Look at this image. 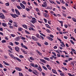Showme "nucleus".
I'll list each match as a JSON object with an SVG mask.
<instances>
[{
	"label": "nucleus",
	"mask_w": 76,
	"mask_h": 76,
	"mask_svg": "<svg viewBox=\"0 0 76 76\" xmlns=\"http://www.w3.org/2000/svg\"><path fill=\"white\" fill-rule=\"evenodd\" d=\"M15 58L16 60H18V61H21V60L20 59L17 57Z\"/></svg>",
	"instance_id": "22"
},
{
	"label": "nucleus",
	"mask_w": 76,
	"mask_h": 76,
	"mask_svg": "<svg viewBox=\"0 0 76 76\" xmlns=\"http://www.w3.org/2000/svg\"><path fill=\"white\" fill-rule=\"evenodd\" d=\"M62 9H64V10H66V7H62Z\"/></svg>",
	"instance_id": "57"
},
{
	"label": "nucleus",
	"mask_w": 76,
	"mask_h": 76,
	"mask_svg": "<svg viewBox=\"0 0 76 76\" xmlns=\"http://www.w3.org/2000/svg\"><path fill=\"white\" fill-rule=\"evenodd\" d=\"M50 37H51L52 38L54 37V36L50 34Z\"/></svg>",
	"instance_id": "58"
},
{
	"label": "nucleus",
	"mask_w": 76,
	"mask_h": 76,
	"mask_svg": "<svg viewBox=\"0 0 76 76\" xmlns=\"http://www.w3.org/2000/svg\"><path fill=\"white\" fill-rule=\"evenodd\" d=\"M60 75L61 76H64V74L63 73H60Z\"/></svg>",
	"instance_id": "29"
},
{
	"label": "nucleus",
	"mask_w": 76,
	"mask_h": 76,
	"mask_svg": "<svg viewBox=\"0 0 76 76\" xmlns=\"http://www.w3.org/2000/svg\"><path fill=\"white\" fill-rule=\"evenodd\" d=\"M68 75H69V76H75V75H72V74L70 73H68Z\"/></svg>",
	"instance_id": "33"
},
{
	"label": "nucleus",
	"mask_w": 76,
	"mask_h": 76,
	"mask_svg": "<svg viewBox=\"0 0 76 76\" xmlns=\"http://www.w3.org/2000/svg\"><path fill=\"white\" fill-rule=\"evenodd\" d=\"M15 43L16 44V45H17L19 44V42H15Z\"/></svg>",
	"instance_id": "34"
},
{
	"label": "nucleus",
	"mask_w": 76,
	"mask_h": 76,
	"mask_svg": "<svg viewBox=\"0 0 76 76\" xmlns=\"http://www.w3.org/2000/svg\"><path fill=\"white\" fill-rule=\"evenodd\" d=\"M2 25L3 26H4V27H6V26H7V25L6 24V23H2Z\"/></svg>",
	"instance_id": "13"
},
{
	"label": "nucleus",
	"mask_w": 76,
	"mask_h": 76,
	"mask_svg": "<svg viewBox=\"0 0 76 76\" xmlns=\"http://www.w3.org/2000/svg\"><path fill=\"white\" fill-rule=\"evenodd\" d=\"M19 75L20 76H23V74H22V73L19 72Z\"/></svg>",
	"instance_id": "31"
},
{
	"label": "nucleus",
	"mask_w": 76,
	"mask_h": 76,
	"mask_svg": "<svg viewBox=\"0 0 76 76\" xmlns=\"http://www.w3.org/2000/svg\"><path fill=\"white\" fill-rule=\"evenodd\" d=\"M52 71L53 73H55V74H57V72L56 70L54 69H52Z\"/></svg>",
	"instance_id": "11"
},
{
	"label": "nucleus",
	"mask_w": 76,
	"mask_h": 76,
	"mask_svg": "<svg viewBox=\"0 0 76 76\" xmlns=\"http://www.w3.org/2000/svg\"><path fill=\"white\" fill-rule=\"evenodd\" d=\"M26 10H27V11H29V10H30L28 8H26Z\"/></svg>",
	"instance_id": "55"
},
{
	"label": "nucleus",
	"mask_w": 76,
	"mask_h": 76,
	"mask_svg": "<svg viewBox=\"0 0 76 76\" xmlns=\"http://www.w3.org/2000/svg\"><path fill=\"white\" fill-rule=\"evenodd\" d=\"M28 29L30 31H33L34 30V28L32 27H30V28H29Z\"/></svg>",
	"instance_id": "19"
},
{
	"label": "nucleus",
	"mask_w": 76,
	"mask_h": 76,
	"mask_svg": "<svg viewBox=\"0 0 76 76\" xmlns=\"http://www.w3.org/2000/svg\"><path fill=\"white\" fill-rule=\"evenodd\" d=\"M19 39H20V37H17L15 39V41H19Z\"/></svg>",
	"instance_id": "9"
},
{
	"label": "nucleus",
	"mask_w": 76,
	"mask_h": 76,
	"mask_svg": "<svg viewBox=\"0 0 76 76\" xmlns=\"http://www.w3.org/2000/svg\"><path fill=\"white\" fill-rule=\"evenodd\" d=\"M68 60H69V61H70V60H73V59H72V58H69Z\"/></svg>",
	"instance_id": "48"
},
{
	"label": "nucleus",
	"mask_w": 76,
	"mask_h": 76,
	"mask_svg": "<svg viewBox=\"0 0 76 76\" xmlns=\"http://www.w3.org/2000/svg\"><path fill=\"white\" fill-rule=\"evenodd\" d=\"M42 67L43 69H44V70H47V67H45V66H42Z\"/></svg>",
	"instance_id": "15"
},
{
	"label": "nucleus",
	"mask_w": 76,
	"mask_h": 76,
	"mask_svg": "<svg viewBox=\"0 0 76 76\" xmlns=\"http://www.w3.org/2000/svg\"><path fill=\"white\" fill-rule=\"evenodd\" d=\"M40 37H41V38L42 39H44V37H42V35H40Z\"/></svg>",
	"instance_id": "53"
},
{
	"label": "nucleus",
	"mask_w": 76,
	"mask_h": 76,
	"mask_svg": "<svg viewBox=\"0 0 76 76\" xmlns=\"http://www.w3.org/2000/svg\"><path fill=\"white\" fill-rule=\"evenodd\" d=\"M72 19L74 22H76V19L75 18H72Z\"/></svg>",
	"instance_id": "26"
},
{
	"label": "nucleus",
	"mask_w": 76,
	"mask_h": 76,
	"mask_svg": "<svg viewBox=\"0 0 76 76\" xmlns=\"http://www.w3.org/2000/svg\"><path fill=\"white\" fill-rule=\"evenodd\" d=\"M37 44L39 46H40V47H41V44H40V43H39L38 42H37Z\"/></svg>",
	"instance_id": "39"
},
{
	"label": "nucleus",
	"mask_w": 76,
	"mask_h": 76,
	"mask_svg": "<svg viewBox=\"0 0 76 76\" xmlns=\"http://www.w3.org/2000/svg\"><path fill=\"white\" fill-rule=\"evenodd\" d=\"M23 47H24V48H25L26 49H28V48H27L25 45H24Z\"/></svg>",
	"instance_id": "43"
},
{
	"label": "nucleus",
	"mask_w": 76,
	"mask_h": 76,
	"mask_svg": "<svg viewBox=\"0 0 76 76\" xmlns=\"http://www.w3.org/2000/svg\"><path fill=\"white\" fill-rule=\"evenodd\" d=\"M44 17H46V16H47V13H44Z\"/></svg>",
	"instance_id": "60"
},
{
	"label": "nucleus",
	"mask_w": 76,
	"mask_h": 76,
	"mask_svg": "<svg viewBox=\"0 0 76 76\" xmlns=\"http://www.w3.org/2000/svg\"><path fill=\"white\" fill-rule=\"evenodd\" d=\"M35 37H34V36H32V39H34H34H35Z\"/></svg>",
	"instance_id": "52"
},
{
	"label": "nucleus",
	"mask_w": 76,
	"mask_h": 76,
	"mask_svg": "<svg viewBox=\"0 0 76 76\" xmlns=\"http://www.w3.org/2000/svg\"><path fill=\"white\" fill-rule=\"evenodd\" d=\"M5 4L7 6H9V3H6Z\"/></svg>",
	"instance_id": "46"
},
{
	"label": "nucleus",
	"mask_w": 76,
	"mask_h": 76,
	"mask_svg": "<svg viewBox=\"0 0 76 76\" xmlns=\"http://www.w3.org/2000/svg\"><path fill=\"white\" fill-rule=\"evenodd\" d=\"M40 60L41 61H42V62H43V63H46L47 61L46 60H45L43 59H40Z\"/></svg>",
	"instance_id": "6"
},
{
	"label": "nucleus",
	"mask_w": 76,
	"mask_h": 76,
	"mask_svg": "<svg viewBox=\"0 0 76 76\" xmlns=\"http://www.w3.org/2000/svg\"><path fill=\"white\" fill-rule=\"evenodd\" d=\"M25 32H26V34H30V33H29V32L28 31L26 30L25 31Z\"/></svg>",
	"instance_id": "41"
},
{
	"label": "nucleus",
	"mask_w": 76,
	"mask_h": 76,
	"mask_svg": "<svg viewBox=\"0 0 76 76\" xmlns=\"http://www.w3.org/2000/svg\"><path fill=\"white\" fill-rule=\"evenodd\" d=\"M60 1L62 3H64V1L63 0H60Z\"/></svg>",
	"instance_id": "35"
},
{
	"label": "nucleus",
	"mask_w": 76,
	"mask_h": 76,
	"mask_svg": "<svg viewBox=\"0 0 76 76\" xmlns=\"http://www.w3.org/2000/svg\"><path fill=\"white\" fill-rule=\"evenodd\" d=\"M15 49L17 51H19V48L18 47H15Z\"/></svg>",
	"instance_id": "12"
},
{
	"label": "nucleus",
	"mask_w": 76,
	"mask_h": 76,
	"mask_svg": "<svg viewBox=\"0 0 76 76\" xmlns=\"http://www.w3.org/2000/svg\"><path fill=\"white\" fill-rule=\"evenodd\" d=\"M22 3L23 4H26V2L24 1H22Z\"/></svg>",
	"instance_id": "40"
},
{
	"label": "nucleus",
	"mask_w": 76,
	"mask_h": 76,
	"mask_svg": "<svg viewBox=\"0 0 76 76\" xmlns=\"http://www.w3.org/2000/svg\"><path fill=\"white\" fill-rule=\"evenodd\" d=\"M15 10L17 15H20V12H19L18 10H17L16 9Z\"/></svg>",
	"instance_id": "5"
},
{
	"label": "nucleus",
	"mask_w": 76,
	"mask_h": 76,
	"mask_svg": "<svg viewBox=\"0 0 76 76\" xmlns=\"http://www.w3.org/2000/svg\"><path fill=\"white\" fill-rule=\"evenodd\" d=\"M11 15L12 17L14 18H16V16H15V14H11Z\"/></svg>",
	"instance_id": "20"
},
{
	"label": "nucleus",
	"mask_w": 76,
	"mask_h": 76,
	"mask_svg": "<svg viewBox=\"0 0 76 76\" xmlns=\"http://www.w3.org/2000/svg\"><path fill=\"white\" fill-rule=\"evenodd\" d=\"M10 45H12L13 46V43L12 42H11L10 44Z\"/></svg>",
	"instance_id": "61"
},
{
	"label": "nucleus",
	"mask_w": 76,
	"mask_h": 76,
	"mask_svg": "<svg viewBox=\"0 0 76 76\" xmlns=\"http://www.w3.org/2000/svg\"><path fill=\"white\" fill-rule=\"evenodd\" d=\"M10 57H12V58H13L14 59H15L16 58H15V56H13V55H10Z\"/></svg>",
	"instance_id": "21"
},
{
	"label": "nucleus",
	"mask_w": 76,
	"mask_h": 76,
	"mask_svg": "<svg viewBox=\"0 0 76 76\" xmlns=\"http://www.w3.org/2000/svg\"><path fill=\"white\" fill-rule=\"evenodd\" d=\"M2 11L4 13H7V11L5 10H3Z\"/></svg>",
	"instance_id": "36"
},
{
	"label": "nucleus",
	"mask_w": 76,
	"mask_h": 76,
	"mask_svg": "<svg viewBox=\"0 0 76 76\" xmlns=\"http://www.w3.org/2000/svg\"><path fill=\"white\" fill-rule=\"evenodd\" d=\"M0 67H1V68L3 67V65L1 64H0Z\"/></svg>",
	"instance_id": "62"
},
{
	"label": "nucleus",
	"mask_w": 76,
	"mask_h": 76,
	"mask_svg": "<svg viewBox=\"0 0 76 76\" xmlns=\"http://www.w3.org/2000/svg\"><path fill=\"white\" fill-rule=\"evenodd\" d=\"M30 60H34V58L32 57H30Z\"/></svg>",
	"instance_id": "37"
},
{
	"label": "nucleus",
	"mask_w": 76,
	"mask_h": 76,
	"mask_svg": "<svg viewBox=\"0 0 76 76\" xmlns=\"http://www.w3.org/2000/svg\"><path fill=\"white\" fill-rule=\"evenodd\" d=\"M9 27H10V28L11 29H13V26H10Z\"/></svg>",
	"instance_id": "51"
},
{
	"label": "nucleus",
	"mask_w": 76,
	"mask_h": 76,
	"mask_svg": "<svg viewBox=\"0 0 76 76\" xmlns=\"http://www.w3.org/2000/svg\"><path fill=\"white\" fill-rule=\"evenodd\" d=\"M34 4L36 5V6H38V4H37L36 2H34Z\"/></svg>",
	"instance_id": "45"
},
{
	"label": "nucleus",
	"mask_w": 76,
	"mask_h": 76,
	"mask_svg": "<svg viewBox=\"0 0 76 76\" xmlns=\"http://www.w3.org/2000/svg\"><path fill=\"white\" fill-rule=\"evenodd\" d=\"M45 26H46L47 27V28H51V27H50V26H49L48 24H45Z\"/></svg>",
	"instance_id": "16"
},
{
	"label": "nucleus",
	"mask_w": 76,
	"mask_h": 76,
	"mask_svg": "<svg viewBox=\"0 0 76 76\" xmlns=\"http://www.w3.org/2000/svg\"><path fill=\"white\" fill-rule=\"evenodd\" d=\"M23 29L21 28H18V31H22Z\"/></svg>",
	"instance_id": "30"
},
{
	"label": "nucleus",
	"mask_w": 76,
	"mask_h": 76,
	"mask_svg": "<svg viewBox=\"0 0 76 76\" xmlns=\"http://www.w3.org/2000/svg\"><path fill=\"white\" fill-rule=\"evenodd\" d=\"M57 29L58 31H61V29H60V28H58V27L57 28Z\"/></svg>",
	"instance_id": "50"
},
{
	"label": "nucleus",
	"mask_w": 76,
	"mask_h": 76,
	"mask_svg": "<svg viewBox=\"0 0 76 76\" xmlns=\"http://www.w3.org/2000/svg\"><path fill=\"white\" fill-rule=\"evenodd\" d=\"M20 58H23V56L22 55H20Z\"/></svg>",
	"instance_id": "64"
},
{
	"label": "nucleus",
	"mask_w": 76,
	"mask_h": 76,
	"mask_svg": "<svg viewBox=\"0 0 76 76\" xmlns=\"http://www.w3.org/2000/svg\"><path fill=\"white\" fill-rule=\"evenodd\" d=\"M36 10L37 11V12H39V10L38 9V8H36Z\"/></svg>",
	"instance_id": "47"
},
{
	"label": "nucleus",
	"mask_w": 76,
	"mask_h": 76,
	"mask_svg": "<svg viewBox=\"0 0 76 76\" xmlns=\"http://www.w3.org/2000/svg\"><path fill=\"white\" fill-rule=\"evenodd\" d=\"M15 58L16 60H18V61H21V60L20 59L17 57Z\"/></svg>",
	"instance_id": "23"
},
{
	"label": "nucleus",
	"mask_w": 76,
	"mask_h": 76,
	"mask_svg": "<svg viewBox=\"0 0 76 76\" xmlns=\"http://www.w3.org/2000/svg\"><path fill=\"white\" fill-rule=\"evenodd\" d=\"M36 37H37V38H40L39 37V34H37L36 35Z\"/></svg>",
	"instance_id": "28"
},
{
	"label": "nucleus",
	"mask_w": 76,
	"mask_h": 76,
	"mask_svg": "<svg viewBox=\"0 0 76 76\" xmlns=\"http://www.w3.org/2000/svg\"><path fill=\"white\" fill-rule=\"evenodd\" d=\"M38 70H39V72H41V71H42V69H41V68H40V69H38Z\"/></svg>",
	"instance_id": "54"
},
{
	"label": "nucleus",
	"mask_w": 76,
	"mask_h": 76,
	"mask_svg": "<svg viewBox=\"0 0 76 76\" xmlns=\"http://www.w3.org/2000/svg\"><path fill=\"white\" fill-rule=\"evenodd\" d=\"M23 27H24V28H26V29H27V26H26V25H23Z\"/></svg>",
	"instance_id": "25"
},
{
	"label": "nucleus",
	"mask_w": 76,
	"mask_h": 76,
	"mask_svg": "<svg viewBox=\"0 0 76 76\" xmlns=\"http://www.w3.org/2000/svg\"><path fill=\"white\" fill-rule=\"evenodd\" d=\"M0 18L3 19H5V17L4 16V15H3L2 13H0Z\"/></svg>",
	"instance_id": "1"
},
{
	"label": "nucleus",
	"mask_w": 76,
	"mask_h": 76,
	"mask_svg": "<svg viewBox=\"0 0 76 76\" xmlns=\"http://www.w3.org/2000/svg\"><path fill=\"white\" fill-rule=\"evenodd\" d=\"M40 34L41 35H42V36H43V37H45V35L44 34H42V33H40Z\"/></svg>",
	"instance_id": "49"
},
{
	"label": "nucleus",
	"mask_w": 76,
	"mask_h": 76,
	"mask_svg": "<svg viewBox=\"0 0 76 76\" xmlns=\"http://www.w3.org/2000/svg\"><path fill=\"white\" fill-rule=\"evenodd\" d=\"M15 69L17 70H18V71H22V69L19 68H18V67H15Z\"/></svg>",
	"instance_id": "7"
},
{
	"label": "nucleus",
	"mask_w": 76,
	"mask_h": 76,
	"mask_svg": "<svg viewBox=\"0 0 76 76\" xmlns=\"http://www.w3.org/2000/svg\"><path fill=\"white\" fill-rule=\"evenodd\" d=\"M52 54H53L54 56H56V54L54 52H52Z\"/></svg>",
	"instance_id": "42"
},
{
	"label": "nucleus",
	"mask_w": 76,
	"mask_h": 76,
	"mask_svg": "<svg viewBox=\"0 0 76 76\" xmlns=\"http://www.w3.org/2000/svg\"><path fill=\"white\" fill-rule=\"evenodd\" d=\"M31 22L32 23H36V22H37L36 19H35V18H33L32 19Z\"/></svg>",
	"instance_id": "2"
},
{
	"label": "nucleus",
	"mask_w": 76,
	"mask_h": 76,
	"mask_svg": "<svg viewBox=\"0 0 76 76\" xmlns=\"http://www.w3.org/2000/svg\"><path fill=\"white\" fill-rule=\"evenodd\" d=\"M46 66L48 67V69H49V70H51V68L50 67V65H47Z\"/></svg>",
	"instance_id": "14"
},
{
	"label": "nucleus",
	"mask_w": 76,
	"mask_h": 76,
	"mask_svg": "<svg viewBox=\"0 0 76 76\" xmlns=\"http://www.w3.org/2000/svg\"><path fill=\"white\" fill-rule=\"evenodd\" d=\"M70 41L72 44H75V42H73L72 40H70Z\"/></svg>",
	"instance_id": "24"
},
{
	"label": "nucleus",
	"mask_w": 76,
	"mask_h": 76,
	"mask_svg": "<svg viewBox=\"0 0 76 76\" xmlns=\"http://www.w3.org/2000/svg\"><path fill=\"white\" fill-rule=\"evenodd\" d=\"M34 40L36 41H38V39L35 37L34 38Z\"/></svg>",
	"instance_id": "56"
},
{
	"label": "nucleus",
	"mask_w": 76,
	"mask_h": 76,
	"mask_svg": "<svg viewBox=\"0 0 76 76\" xmlns=\"http://www.w3.org/2000/svg\"><path fill=\"white\" fill-rule=\"evenodd\" d=\"M49 2L50 3H52V4L54 3V1H52V0H49Z\"/></svg>",
	"instance_id": "27"
},
{
	"label": "nucleus",
	"mask_w": 76,
	"mask_h": 76,
	"mask_svg": "<svg viewBox=\"0 0 76 76\" xmlns=\"http://www.w3.org/2000/svg\"><path fill=\"white\" fill-rule=\"evenodd\" d=\"M44 59L46 60H48V61H50V59L48 58L45 57L44 58Z\"/></svg>",
	"instance_id": "17"
},
{
	"label": "nucleus",
	"mask_w": 76,
	"mask_h": 76,
	"mask_svg": "<svg viewBox=\"0 0 76 76\" xmlns=\"http://www.w3.org/2000/svg\"><path fill=\"white\" fill-rule=\"evenodd\" d=\"M23 52V53H24V54H27V52H26V51H25L24 50L22 51Z\"/></svg>",
	"instance_id": "44"
},
{
	"label": "nucleus",
	"mask_w": 76,
	"mask_h": 76,
	"mask_svg": "<svg viewBox=\"0 0 76 76\" xmlns=\"http://www.w3.org/2000/svg\"><path fill=\"white\" fill-rule=\"evenodd\" d=\"M20 6L23 9H25V5H24L23 4H22V3H20Z\"/></svg>",
	"instance_id": "4"
},
{
	"label": "nucleus",
	"mask_w": 76,
	"mask_h": 76,
	"mask_svg": "<svg viewBox=\"0 0 76 76\" xmlns=\"http://www.w3.org/2000/svg\"><path fill=\"white\" fill-rule=\"evenodd\" d=\"M47 38H48V39H49V40H50V41H53V39L50 37L48 36L47 37Z\"/></svg>",
	"instance_id": "8"
},
{
	"label": "nucleus",
	"mask_w": 76,
	"mask_h": 76,
	"mask_svg": "<svg viewBox=\"0 0 76 76\" xmlns=\"http://www.w3.org/2000/svg\"><path fill=\"white\" fill-rule=\"evenodd\" d=\"M3 62L4 63V64H5V65H6L7 66L10 65V64H9L8 63H7L6 62L4 61H3Z\"/></svg>",
	"instance_id": "10"
},
{
	"label": "nucleus",
	"mask_w": 76,
	"mask_h": 76,
	"mask_svg": "<svg viewBox=\"0 0 76 76\" xmlns=\"http://www.w3.org/2000/svg\"><path fill=\"white\" fill-rule=\"evenodd\" d=\"M47 32H49V33H50V32H51V31H50V30H49V29H47Z\"/></svg>",
	"instance_id": "63"
},
{
	"label": "nucleus",
	"mask_w": 76,
	"mask_h": 76,
	"mask_svg": "<svg viewBox=\"0 0 76 76\" xmlns=\"http://www.w3.org/2000/svg\"><path fill=\"white\" fill-rule=\"evenodd\" d=\"M17 8H18V9H19V10H20V9H22V7H20L19 6H17Z\"/></svg>",
	"instance_id": "18"
},
{
	"label": "nucleus",
	"mask_w": 76,
	"mask_h": 76,
	"mask_svg": "<svg viewBox=\"0 0 76 76\" xmlns=\"http://www.w3.org/2000/svg\"><path fill=\"white\" fill-rule=\"evenodd\" d=\"M47 6V2L46 1H44L43 2V4H42V7H46Z\"/></svg>",
	"instance_id": "3"
},
{
	"label": "nucleus",
	"mask_w": 76,
	"mask_h": 76,
	"mask_svg": "<svg viewBox=\"0 0 76 76\" xmlns=\"http://www.w3.org/2000/svg\"><path fill=\"white\" fill-rule=\"evenodd\" d=\"M45 44L46 45H48V43L47 42H45Z\"/></svg>",
	"instance_id": "38"
},
{
	"label": "nucleus",
	"mask_w": 76,
	"mask_h": 76,
	"mask_svg": "<svg viewBox=\"0 0 76 76\" xmlns=\"http://www.w3.org/2000/svg\"><path fill=\"white\" fill-rule=\"evenodd\" d=\"M56 2L57 3V4H60V2L58 1H56Z\"/></svg>",
	"instance_id": "59"
},
{
	"label": "nucleus",
	"mask_w": 76,
	"mask_h": 76,
	"mask_svg": "<svg viewBox=\"0 0 76 76\" xmlns=\"http://www.w3.org/2000/svg\"><path fill=\"white\" fill-rule=\"evenodd\" d=\"M1 42L2 43H4L5 42H6V41H5L4 40H3L1 41Z\"/></svg>",
	"instance_id": "32"
}]
</instances>
